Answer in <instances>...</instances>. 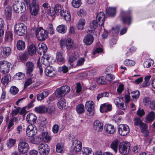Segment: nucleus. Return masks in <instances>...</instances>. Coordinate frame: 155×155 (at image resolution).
<instances>
[{"label": "nucleus", "instance_id": "cd10ccee", "mask_svg": "<svg viewBox=\"0 0 155 155\" xmlns=\"http://www.w3.org/2000/svg\"><path fill=\"white\" fill-rule=\"evenodd\" d=\"M125 16L123 18L122 20L124 24L128 23L130 25L131 23L132 18L130 15V12H127L125 13Z\"/></svg>", "mask_w": 155, "mask_h": 155}, {"label": "nucleus", "instance_id": "c85d7f7f", "mask_svg": "<svg viewBox=\"0 0 155 155\" xmlns=\"http://www.w3.org/2000/svg\"><path fill=\"white\" fill-rule=\"evenodd\" d=\"M139 126L141 133L144 135L145 136H147L148 134V130L147 129V126L145 123H143Z\"/></svg>", "mask_w": 155, "mask_h": 155}, {"label": "nucleus", "instance_id": "e2e57ef3", "mask_svg": "<svg viewBox=\"0 0 155 155\" xmlns=\"http://www.w3.org/2000/svg\"><path fill=\"white\" fill-rule=\"evenodd\" d=\"M37 132V130H34L33 131H26V134L28 137H32L35 135Z\"/></svg>", "mask_w": 155, "mask_h": 155}, {"label": "nucleus", "instance_id": "7c9ffc66", "mask_svg": "<svg viewBox=\"0 0 155 155\" xmlns=\"http://www.w3.org/2000/svg\"><path fill=\"white\" fill-rule=\"evenodd\" d=\"M94 40L93 36L91 35H88L84 38V41L87 45H89L91 44Z\"/></svg>", "mask_w": 155, "mask_h": 155}, {"label": "nucleus", "instance_id": "69168bd1", "mask_svg": "<svg viewBox=\"0 0 155 155\" xmlns=\"http://www.w3.org/2000/svg\"><path fill=\"white\" fill-rule=\"evenodd\" d=\"M32 82V79L30 78L27 79L25 81L24 85L25 88H26L27 87L31 84Z\"/></svg>", "mask_w": 155, "mask_h": 155}, {"label": "nucleus", "instance_id": "79ce46f5", "mask_svg": "<svg viewBox=\"0 0 155 155\" xmlns=\"http://www.w3.org/2000/svg\"><path fill=\"white\" fill-rule=\"evenodd\" d=\"M16 140L12 138H9L6 143V145L8 147L11 148L15 144Z\"/></svg>", "mask_w": 155, "mask_h": 155}, {"label": "nucleus", "instance_id": "7ed1b4c3", "mask_svg": "<svg viewBox=\"0 0 155 155\" xmlns=\"http://www.w3.org/2000/svg\"><path fill=\"white\" fill-rule=\"evenodd\" d=\"M35 34L38 39L40 41H43L47 37L46 31L41 28L35 30Z\"/></svg>", "mask_w": 155, "mask_h": 155}, {"label": "nucleus", "instance_id": "f257e3e1", "mask_svg": "<svg viewBox=\"0 0 155 155\" xmlns=\"http://www.w3.org/2000/svg\"><path fill=\"white\" fill-rule=\"evenodd\" d=\"M27 32V28L24 24L19 23L15 25V33L19 36H23Z\"/></svg>", "mask_w": 155, "mask_h": 155}, {"label": "nucleus", "instance_id": "423d86ee", "mask_svg": "<svg viewBox=\"0 0 155 155\" xmlns=\"http://www.w3.org/2000/svg\"><path fill=\"white\" fill-rule=\"evenodd\" d=\"M130 144L128 142H123L120 143L119 146L120 153L124 155H126L129 153Z\"/></svg>", "mask_w": 155, "mask_h": 155}, {"label": "nucleus", "instance_id": "bb28decb", "mask_svg": "<svg viewBox=\"0 0 155 155\" xmlns=\"http://www.w3.org/2000/svg\"><path fill=\"white\" fill-rule=\"evenodd\" d=\"M35 111L39 113H46L47 110V107L44 105H41L39 107L35 108Z\"/></svg>", "mask_w": 155, "mask_h": 155}, {"label": "nucleus", "instance_id": "13d9d810", "mask_svg": "<svg viewBox=\"0 0 155 155\" xmlns=\"http://www.w3.org/2000/svg\"><path fill=\"white\" fill-rule=\"evenodd\" d=\"M47 31L48 33L50 34H53L54 33V29L51 24H49L48 25L47 28Z\"/></svg>", "mask_w": 155, "mask_h": 155}, {"label": "nucleus", "instance_id": "5fc2aeb1", "mask_svg": "<svg viewBox=\"0 0 155 155\" xmlns=\"http://www.w3.org/2000/svg\"><path fill=\"white\" fill-rule=\"evenodd\" d=\"M99 25V22L97 20H93L90 23V27L92 29H95Z\"/></svg>", "mask_w": 155, "mask_h": 155}, {"label": "nucleus", "instance_id": "0e129e2a", "mask_svg": "<svg viewBox=\"0 0 155 155\" xmlns=\"http://www.w3.org/2000/svg\"><path fill=\"white\" fill-rule=\"evenodd\" d=\"M85 60V59L84 58H79L77 62L76 66L78 67L82 66L83 65Z\"/></svg>", "mask_w": 155, "mask_h": 155}, {"label": "nucleus", "instance_id": "9d476101", "mask_svg": "<svg viewBox=\"0 0 155 155\" xmlns=\"http://www.w3.org/2000/svg\"><path fill=\"white\" fill-rule=\"evenodd\" d=\"M38 151L41 155H46L49 151L48 146L45 143H40L38 145Z\"/></svg>", "mask_w": 155, "mask_h": 155}, {"label": "nucleus", "instance_id": "4be33fe9", "mask_svg": "<svg viewBox=\"0 0 155 155\" xmlns=\"http://www.w3.org/2000/svg\"><path fill=\"white\" fill-rule=\"evenodd\" d=\"M46 75L49 77H52L54 75L53 68L50 66H47L45 71Z\"/></svg>", "mask_w": 155, "mask_h": 155}, {"label": "nucleus", "instance_id": "4c0bfd02", "mask_svg": "<svg viewBox=\"0 0 155 155\" xmlns=\"http://www.w3.org/2000/svg\"><path fill=\"white\" fill-rule=\"evenodd\" d=\"M82 155H93L92 149L88 147H84L82 150Z\"/></svg>", "mask_w": 155, "mask_h": 155}, {"label": "nucleus", "instance_id": "f3484780", "mask_svg": "<svg viewBox=\"0 0 155 155\" xmlns=\"http://www.w3.org/2000/svg\"><path fill=\"white\" fill-rule=\"evenodd\" d=\"M26 74L29 75H31L35 68L34 64L32 62L28 61L26 63Z\"/></svg>", "mask_w": 155, "mask_h": 155}, {"label": "nucleus", "instance_id": "9b49d317", "mask_svg": "<svg viewBox=\"0 0 155 155\" xmlns=\"http://www.w3.org/2000/svg\"><path fill=\"white\" fill-rule=\"evenodd\" d=\"M85 107L87 109L88 113V115L90 116H92L94 114V103L92 101H88L85 103Z\"/></svg>", "mask_w": 155, "mask_h": 155}, {"label": "nucleus", "instance_id": "052dcab7", "mask_svg": "<svg viewBox=\"0 0 155 155\" xmlns=\"http://www.w3.org/2000/svg\"><path fill=\"white\" fill-rule=\"evenodd\" d=\"M132 94V97L133 99H135L136 100L138 99L139 97L140 93L139 91H134L131 93Z\"/></svg>", "mask_w": 155, "mask_h": 155}, {"label": "nucleus", "instance_id": "338daca9", "mask_svg": "<svg viewBox=\"0 0 155 155\" xmlns=\"http://www.w3.org/2000/svg\"><path fill=\"white\" fill-rule=\"evenodd\" d=\"M17 118L16 117H13L10 120L7 128L9 129L14 125L13 122L15 120L16 121Z\"/></svg>", "mask_w": 155, "mask_h": 155}, {"label": "nucleus", "instance_id": "412c9836", "mask_svg": "<svg viewBox=\"0 0 155 155\" xmlns=\"http://www.w3.org/2000/svg\"><path fill=\"white\" fill-rule=\"evenodd\" d=\"M104 129L106 132L109 134H113L115 131L114 126L110 124H107L105 125Z\"/></svg>", "mask_w": 155, "mask_h": 155}, {"label": "nucleus", "instance_id": "0eeeda50", "mask_svg": "<svg viewBox=\"0 0 155 155\" xmlns=\"http://www.w3.org/2000/svg\"><path fill=\"white\" fill-rule=\"evenodd\" d=\"M10 64L8 62L3 61L0 62V72L2 74L8 73L10 70Z\"/></svg>", "mask_w": 155, "mask_h": 155}, {"label": "nucleus", "instance_id": "37998d69", "mask_svg": "<svg viewBox=\"0 0 155 155\" xmlns=\"http://www.w3.org/2000/svg\"><path fill=\"white\" fill-rule=\"evenodd\" d=\"M57 31L61 33H64L66 31V28L64 25H61L58 26L57 28Z\"/></svg>", "mask_w": 155, "mask_h": 155}, {"label": "nucleus", "instance_id": "8fccbe9b", "mask_svg": "<svg viewBox=\"0 0 155 155\" xmlns=\"http://www.w3.org/2000/svg\"><path fill=\"white\" fill-rule=\"evenodd\" d=\"M78 54L76 53H74L71 55L69 58L68 61L70 63H73L75 61L78 57Z\"/></svg>", "mask_w": 155, "mask_h": 155}, {"label": "nucleus", "instance_id": "680f3d73", "mask_svg": "<svg viewBox=\"0 0 155 155\" xmlns=\"http://www.w3.org/2000/svg\"><path fill=\"white\" fill-rule=\"evenodd\" d=\"M34 130H37V128L34 124H30L27 127L26 131H33Z\"/></svg>", "mask_w": 155, "mask_h": 155}, {"label": "nucleus", "instance_id": "774afa93", "mask_svg": "<svg viewBox=\"0 0 155 155\" xmlns=\"http://www.w3.org/2000/svg\"><path fill=\"white\" fill-rule=\"evenodd\" d=\"M52 131L54 133H57L59 130V126L58 124H55L52 127Z\"/></svg>", "mask_w": 155, "mask_h": 155}, {"label": "nucleus", "instance_id": "09e8293b", "mask_svg": "<svg viewBox=\"0 0 155 155\" xmlns=\"http://www.w3.org/2000/svg\"><path fill=\"white\" fill-rule=\"evenodd\" d=\"M153 64V61L150 59H149L144 61L143 66L145 68H148L150 67Z\"/></svg>", "mask_w": 155, "mask_h": 155}, {"label": "nucleus", "instance_id": "ddd939ff", "mask_svg": "<svg viewBox=\"0 0 155 155\" xmlns=\"http://www.w3.org/2000/svg\"><path fill=\"white\" fill-rule=\"evenodd\" d=\"M11 49L8 47H2L1 49L0 55L3 58H6L11 54Z\"/></svg>", "mask_w": 155, "mask_h": 155}, {"label": "nucleus", "instance_id": "6e6552de", "mask_svg": "<svg viewBox=\"0 0 155 155\" xmlns=\"http://www.w3.org/2000/svg\"><path fill=\"white\" fill-rule=\"evenodd\" d=\"M118 131L120 135L125 136L129 133L130 129L127 124H120L118 126Z\"/></svg>", "mask_w": 155, "mask_h": 155}, {"label": "nucleus", "instance_id": "49530a36", "mask_svg": "<svg viewBox=\"0 0 155 155\" xmlns=\"http://www.w3.org/2000/svg\"><path fill=\"white\" fill-rule=\"evenodd\" d=\"M10 77L8 75H6L1 79V82L3 85L6 86L10 81Z\"/></svg>", "mask_w": 155, "mask_h": 155}, {"label": "nucleus", "instance_id": "603ef678", "mask_svg": "<svg viewBox=\"0 0 155 155\" xmlns=\"http://www.w3.org/2000/svg\"><path fill=\"white\" fill-rule=\"evenodd\" d=\"M19 91L18 88L15 86H12L10 89V93L13 95H15L17 94Z\"/></svg>", "mask_w": 155, "mask_h": 155}, {"label": "nucleus", "instance_id": "a878e982", "mask_svg": "<svg viewBox=\"0 0 155 155\" xmlns=\"http://www.w3.org/2000/svg\"><path fill=\"white\" fill-rule=\"evenodd\" d=\"M155 118V113L150 112L146 117V121L147 123H150L153 121Z\"/></svg>", "mask_w": 155, "mask_h": 155}, {"label": "nucleus", "instance_id": "f8f14e48", "mask_svg": "<svg viewBox=\"0 0 155 155\" xmlns=\"http://www.w3.org/2000/svg\"><path fill=\"white\" fill-rule=\"evenodd\" d=\"M63 9V7L59 4L56 5L53 9L52 10H51L50 12L48 13L49 15L51 16H54L55 14H57L58 15H59V14L61 12Z\"/></svg>", "mask_w": 155, "mask_h": 155}, {"label": "nucleus", "instance_id": "f704fd0d", "mask_svg": "<svg viewBox=\"0 0 155 155\" xmlns=\"http://www.w3.org/2000/svg\"><path fill=\"white\" fill-rule=\"evenodd\" d=\"M43 56L41 58V61H43L42 64L45 65H47L49 63V60L50 56L49 55L47 54H43Z\"/></svg>", "mask_w": 155, "mask_h": 155}, {"label": "nucleus", "instance_id": "b1692460", "mask_svg": "<svg viewBox=\"0 0 155 155\" xmlns=\"http://www.w3.org/2000/svg\"><path fill=\"white\" fill-rule=\"evenodd\" d=\"M13 39L12 32V31L9 30L6 31L5 36V40L7 42H10Z\"/></svg>", "mask_w": 155, "mask_h": 155}, {"label": "nucleus", "instance_id": "3c124183", "mask_svg": "<svg viewBox=\"0 0 155 155\" xmlns=\"http://www.w3.org/2000/svg\"><path fill=\"white\" fill-rule=\"evenodd\" d=\"M96 81L98 84H104L106 83L105 78L103 76L100 77L97 79Z\"/></svg>", "mask_w": 155, "mask_h": 155}, {"label": "nucleus", "instance_id": "a18cd8bd", "mask_svg": "<svg viewBox=\"0 0 155 155\" xmlns=\"http://www.w3.org/2000/svg\"><path fill=\"white\" fill-rule=\"evenodd\" d=\"M46 113L49 114H52L54 113L56 109L55 106L53 104H50L47 107Z\"/></svg>", "mask_w": 155, "mask_h": 155}, {"label": "nucleus", "instance_id": "39448f33", "mask_svg": "<svg viewBox=\"0 0 155 155\" xmlns=\"http://www.w3.org/2000/svg\"><path fill=\"white\" fill-rule=\"evenodd\" d=\"M25 4L23 2H20L17 1L15 2L13 4V8L14 12L17 13H22L25 10L24 8Z\"/></svg>", "mask_w": 155, "mask_h": 155}, {"label": "nucleus", "instance_id": "473e14b6", "mask_svg": "<svg viewBox=\"0 0 155 155\" xmlns=\"http://www.w3.org/2000/svg\"><path fill=\"white\" fill-rule=\"evenodd\" d=\"M106 13L110 16L114 17L116 14V9L114 8H107L106 9Z\"/></svg>", "mask_w": 155, "mask_h": 155}, {"label": "nucleus", "instance_id": "aec40b11", "mask_svg": "<svg viewBox=\"0 0 155 155\" xmlns=\"http://www.w3.org/2000/svg\"><path fill=\"white\" fill-rule=\"evenodd\" d=\"M37 50L38 54L41 55L42 54H44L47 51V47L45 44H39L38 45Z\"/></svg>", "mask_w": 155, "mask_h": 155}, {"label": "nucleus", "instance_id": "2f4dec72", "mask_svg": "<svg viewBox=\"0 0 155 155\" xmlns=\"http://www.w3.org/2000/svg\"><path fill=\"white\" fill-rule=\"evenodd\" d=\"M119 143V140L116 139L113 141L110 144V147L114 150L115 153L117 152V147Z\"/></svg>", "mask_w": 155, "mask_h": 155}, {"label": "nucleus", "instance_id": "5701e85b", "mask_svg": "<svg viewBox=\"0 0 155 155\" xmlns=\"http://www.w3.org/2000/svg\"><path fill=\"white\" fill-rule=\"evenodd\" d=\"M40 139L45 142H48L51 140V137L47 132H43L39 137Z\"/></svg>", "mask_w": 155, "mask_h": 155}, {"label": "nucleus", "instance_id": "f03ea898", "mask_svg": "<svg viewBox=\"0 0 155 155\" xmlns=\"http://www.w3.org/2000/svg\"><path fill=\"white\" fill-rule=\"evenodd\" d=\"M70 91V88L67 85L58 88L55 92L56 97L60 98L64 96Z\"/></svg>", "mask_w": 155, "mask_h": 155}, {"label": "nucleus", "instance_id": "58836bf2", "mask_svg": "<svg viewBox=\"0 0 155 155\" xmlns=\"http://www.w3.org/2000/svg\"><path fill=\"white\" fill-rule=\"evenodd\" d=\"M76 110L79 114H83L85 111L84 105L81 104H78L76 107Z\"/></svg>", "mask_w": 155, "mask_h": 155}, {"label": "nucleus", "instance_id": "6ab92c4d", "mask_svg": "<svg viewBox=\"0 0 155 155\" xmlns=\"http://www.w3.org/2000/svg\"><path fill=\"white\" fill-rule=\"evenodd\" d=\"M94 130L98 132L101 131L103 128L102 122L99 120H96L94 123Z\"/></svg>", "mask_w": 155, "mask_h": 155}, {"label": "nucleus", "instance_id": "2eb2a0df", "mask_svg": "<svg viewBox=\"0 0 155 155\" xmlns=\"http://www.w3.org/2000/svg\"><path fill=\"white\" fill-rule=\"evenodd\" d=\"M74 151L76 152L80 151L82 148V143L78 140H74L72 143Z\"/></svg>", "mask_w": 155, "mask_h": 155}, {"label": "nucleus", "instance_id": "c03bdc74", "mask_svg": "<svg viewBox=\"0 0 155 155\" xmlns=\"http://www.w3.org/2000/svg\"><path fill=\"white\" fill-rule=\"evenodd\" d=\"M85 21L84 19H81L79 20L77 25V27L79 30H82L84 28V26L85 25Z\"/></svg>", "mask_w": 155, "mask_h": 155}, {"label": "nucleus", "instance_id": "bf43d9fd", "mask_svg": "<svg viewBox=\"0 0 155 155\" xmlns=\"http://www.w3.org/2000/svg\"><path fill=\"white\" fill-rule=\"evenodd\" d=\"M15 76L16 79L20 80L24 78L25 77V74L23 73L18 72L16 73Z\"/></svg>", "mask_w": 155, "mask_h": 155}, {"label": "nucleus", "instance_id": "c9c22d12", "mask_svg": "<svg viewBox=\"0 0 155 155\" xmlns=\"http://www.w3.org/2000/svg\"><path fill=\"white\" fill-rule=\"evenodd\" d=\"M16 47L19 50H24L25 48V42L21 40L18 41L16 44Z\"/></svg>", "mask_w": 155, "mask_h": 155}, {"label": "nucleus", "instance_id": "6e6d98bb", "mask_svg": "<svg viewBox=\"0 0 155 155\" xmlns=\"http://www.w3.org/2000/svg\"><path fill=\"white\" fill-rule=\"evenodd\" d=\"M124 64L128 66H132L135 64V62L130 59H126L124 62Z\"/></svg>", "mask_w": 155, "mask_h": 155}, {"label": "nucleus", "instance_id": "ea45409f", "mask_svg": "<svg viewBox=\"0 0 155 155\" xmlns=\"http://www.w3.org/2000/svg\"><path fill=\"white\" fill-rule=\"evenodd\" d=\"M36 49L35 46L33 45H30L28 49V54L30 55H33L36 53Z\"/></svg>", "mask_w": 155, "mask_h": 155}, {"label": "nucleus", "instance_id": "20e7f679", "mask_svg": "<svg viewBox=\"0 0 155 155\" xmlns=\"http://www.w3.org/2000/svg\"><path fill=\"white\" fill-rule=\"evenodd\" d=\"M29 148L28 143L24 141H21L18 146V150L20 153L25 154L27 153Z\"/></svg>", "mask_w": 155, "mask_h": 155}, {"label": "nucleus", "instance_id": "de8ad7c7", "mask_svg": "<svg viewBox=\"0 0 155 155\" xmlns=\"http://www.w3.org/2000/svg\"><path fill=\"white\" fill-rule=\"evenodd\" d=\"M81 3V0H73L71 2L72 6L76 8L80 7Z\"/></svg>", "mask_w": 155, "mask_h": 155}, {"label": "nucleus", "instance_id": "4468645a", "mask_svg": "<svg viewBox=\"0 0 155 155\" xmlns=\"http://www.w3.org/2000/svg\"><path fill=\"white\" fill-rule=\"evenodd\" d=\"M105 15L104 12H100L97 15L96 20L99 22V26L102 25L104 22Z\"/></svg>", "mask_w": 155, "mask_h": 155}, {"label": "nucleus", "instance_id": "72a5a7b5", "mask_svg": "<svg viewBox=\"0 0 155 155\" xmlns=\"http://www.w3.org/2000/svg\"><path fill=\"white\" fill-rule=\"evenodd\" d=\"M49 94V93L46 91H44L37 95V98L38 101H41Z\"/></svg>", "mask_w": 155, "mask_h": 155}, {"label": "nucleus", "instance_id": "864d4df0", "mask_svg": "<svg viewBox=\"0 0 155 155\" xmlns=\"http://www.w3.org/2000/svg\"><path fill=\"white\" fill-rule=\"evenodd\" d=\"M107 109V103H104L101 105L100 108V110L101 112H107L108 111Z\"/></svg>", "mask_w": 155, "mask_h": 155}, {"label": "nucleus", "instance_id": "c756f323", "mask_svg": "<svg viewBox=\"0 0 155 155\" xmlns=\"http://www.w3.org/2000/svg\"><path fill=\"white\" fill-rule=\"evenodd\" d=\"M12 9L10 7L8 6L5 8L4 10L5 15L8 19H11L12 15Z\"/></svg>", "mask_w": 155, "mask_h": 155}, {"label": "nucleus", "instance_id": "1a4fd4ad", "mask_svg": "<svg viewBox=\"0 0 155 155\" xmlns=\"http://www.w3.org/2000/svg\"><path fill=\"white\" fill-rule=\"evenodd\" d=\"M29 7L31 14L34 16L37 15L39 10V7L35 0H33V2L29 4Z\"/></svg>", "mask_w": 155, "mask_h": 155}, {"label": "nucleus", "instance_id": "4d7b16f0", "mask_svg": "<svg viewBox=\"0 0 155 155\" xmlns=\"http://www.w3.org/2000/svg\"><path fill=\"white\" fill-rule=\"evenodd\" d=\"M134 125L136 126H140L143 122L138 117L134 118Z\"/></svg>", "mask_w": 155, "mask_h": 155}, {"label": "nucleus", "instance_id": "dca6fc26", "mask_svg": "<svg viewBox=\"0 0 155 155\" xmlns=\"http://www.w3.org/2000/svg\"><path fill=\"white\" fill-rule=\"evenodd\" d=\"M37 119L36 116L33 113H29L26 116V121L30 124H34L36 123Z\"/></svg>", "mask_w": 155, "mask_h": 155}, {"label": "nucleus", "instance_id": "393cba45", "mask_svg": "<svg viewBox=\"0 0 155 155\" xmlns=\"http://www.w3.org/2000/svg\"><path fill=\"white\" fill-rule=\"evenodd\" d=\"M56 58L59 64H62L65 62V59L63 56L62 53L60 52H57Z\"/></svg>", "mask_w": 155, "mask_h": 155}, {"label": "nucleus", "instance_id": "a19ab883", "mask_svg": "<svg viewBox=\"0 0 155 155\" xmlns=\"http://www.w3.org/2000/svg\"><path fill=\"white\" fill-rule=\"evenodd\" d=\"M56 151L58 153H62L64 151V147L62 143H58L56 146Z\"/></svg>", "mask_w": 155, "mask_h": 155}, {"label": "nucleus", "instance_id": "a211bd4d", "mask_svg": "<svg viewBox=\"0 0 155 155\" xmlns=\"http://www.w3.org/2000/svg\"><path fill=\"white\" fill-rule=\"evenodd\" d=\"M61 44L63 45H65L67 48L68 50L72 48L74 46L73 40L70 38H68L65 41L61 40Z\"/></svg>", "mask_w": 155, "mask_h": 155}, {"label": "nucleus", "instance_id": "e433bc0d", "mask_svg": "<svg viewBox=\"0 0 155 155\" xmlns=\"http://www.w3.org/2000/svg\"><path fill=\"white\" fill-rule=\"evenodd\" d=\"M57 106L58 107L62 109L64 108L66 106V102L64 99L61 98L58 101Z\"/></svg>", "mask_w": 155, "mask_h": 155}]
</instances>
